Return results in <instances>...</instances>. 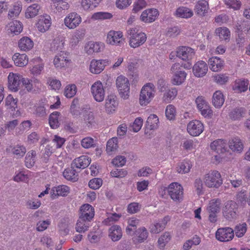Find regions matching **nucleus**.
<instances>
[{
	"mask_svg": "<svg viewBox=\"0 0 250 250\" xmlns=\"http://www.w3.org/2000/svg\"><path fill=\"white\" fill-rule=\"evenodd\" d=\"M195 12L199 16H204L208 13V4L207 1L204 0L198 1L195 6Z\"/></svg>",
	"mask_w": 250,
	"mask_h": 250,
	"instance_id": "obj_36",
	"label": "nucleus"
},
{
	"mask_svg": "<svg viewBox=\"0 0 250 250\" xmlns=\"http://www.w3.org/2000/svg\"><path fill=\"white\" fill-rule=\"evenodd\" d=\"M63 177L67 180L73 182L78 179V174L76 170L72 167L66 168L63 172Z\"/></svg>",
	"mask_w": 250,
	"mask_h": 250,
	"instance_id": "obj_50",
	"label": "nucleus"
},
{
	"mask_svg": "<svg viewBox=\"0 0 250 250\" xmlns=\"http://www.w3.org/2000/svg\"><path fill=\"white\" fill-rule=\"evenodd\" d=\"M195 102L201 114L205 118H211L213 115V111L204 98L202 97H198Z\"/></svg>",
	"mask_w": 250,
	"mask_h": 250,
	"instance_id": "obj_10",
	"label": "nucleus"
},
{
	"mask_svg": "<svg viewBox=\"0 0 250 250\" xmlns=\"http://www.w3.org/2000/svg\"><path fill=\"white\" fill-rule=\"evenodd\" d=\"M208 64L212 71L218 72L223 68L224 62L218 57H212L209 59Z\"/></svg>",
	"mask_w": 250,
	"mask_h": 250,
	"instance_id": "obj_28",
	"label": "nucleus"
},
{
	"mask_svg": "<svg viewBox=\"0 0 250 250\" xmlns=\"http://www.w3.org/2000/svg\"><path fill=\"white\" fill-rule=\"evenodd\" d=\"M104 44L102 42H89L85 47L86 53L90 55L94 52L98 53L101 52L104 48Z\"/></svg>",
	"mask_w": 250,
	"mask_h": 250,
	"instance_id": "obj_30",
	"label": "nucleus"
},
{
	"mask_svg": "<svg viewBox=\"0 0 250 250\" xmlns=\"http://www.w3.org/2000/svg\"><path fill=\"white\" fill-rule=\"evenodd\" d=\"M167 193L174 202H180L183 200L184 189L177 182H173L169 185L167 187Z\"/></svg>",
	"mask_w": 250,
	"mask_h": 250,
	"instance_id": "obj_7",
	"label": "nucleus"
},
{
	"mask_svg": "<svg viewBox=\"0 0 250 250\" xmlns=\"http://www.w3.org/2000/svg\"><path fill=\"white\" fill-rule=\"evenodd\" d=\"M122 235V229L118 225H113L108 229V236L113 242L120 240Z\"/></svg>",
	"mask_w": 250,
	"mask_h": 250,
	"instance_id": "obj_29",
	"label": "nucleus"
},
{
	"mask_svg": "<svg viewBox=\"0 0 250 250\" xmlns=\"http://www.w3.org/2000/svg\"><path fill=\"white\" fill-rule=\"evenodd\" d=\"M65 44V40L62 37H58L55 38L51 45V50L55 53H62Z\"/></svg>",
	"mask_w": 250,
	"mask_h": 250,
	"instance_id": "obj_26",
	"label": "nucleus"
},
{
	"mask_svg": "<svg viewBox=\"0 0 250 250\" xmlns=\"http://www.w3.org/2000/svg\"><path fill=\"white\" fill-rule=\"evenodd\" d=\"M102 237V232L98 226L94 227L87 235L88 241L93 244L98 243Z\"/></svg>",
	"mask_w": 250,
	"mask_h": 250,
	"instance_id": "obj_33",
	"label": "nucleus"
},
{
	"mask_svg": "<svg viewBox=\"0 0 250 250\" xmlns=\"http://www.w3.org/2000/svg\"><path fill=\"white\" fill-rule=\"evenodd\" d=\"M116 84L120 96L124 99H127L130 92V84L128 79L120 75L117 78Z\"/></svg>",
	"mask_w": 250,
	"mask_h": 250,
	"instance_id": "obj_6",
	"label": "nucleus"
},
{
	"mask_svg": "<svg viewBox=\"0 0 250 250\" xmlns=\"http://www.w3.org/2000/svg\"><path fill=\"white\" fill-rule=\"evenodd\" d=\"M18 99L14 98L11 94L8 95L5 99V105L9 108L15 109L17 107Z\"/></svg>",
	"mask_w": 250,
	"mask_h": 250,
	"instance_id": "obj_64",
	"label": "nucleus"
},
{
	"mask_svg": "<svg viewBox=\"0 0 250 250\" xmlns=\"http://www.w3.org/2000/svg\"><path fill=\"white\" fill-rule=\"evenodd\" d=\"M112 17L111 13L105 12H98L94 13L91 16L92 20H104L110 19Z\"/></svg>",
	"mask_w": 250,
	"mask_h": 250,
	"instance_id": "obj_59",
	"label": "nucleus"
},
{
	"mask_svg": "<svg viewBox=\"0 0 250 250\" xmlns=\"http://www.w3.org/2000/svg\"><path fill=\"white\" fill-rule=\"evenodd\" d=\"M204 126L200 121L194 120L190 121L187 125V130L192 136H198L204 131Z\"/></svg>",
	"mask_w": 250,
	"mask_h": 250,
	"instance_id": "obj_14",
	"label": "nucleus"
},
{
	"mask_svg": "<svg viewBox=\"0 0 250 250\" xmlns=\"http://www.w3.org/2000/svg\"><path fill=\"white\" fill-rule=\"evenodd\" d=\"M118 139L116 137H113L108 141L106 144V150L109 153L116 151L118 147Z\"/></svg>",
	"mask_w": 250,
	"mask_h": 250,
	"instance_id": "obj_58",
	"label": "nucleus"
},
{
	"mask_svg": "<svg viewBox=\"0 0 250 250\" xmlns=\"http://www.w3.org/2000/svg\"><path fill=\"white\" fill-rule=\"evenodd\" d=\"M158 16L159 12L156 9H147L142 12L140 20L146 23H151L156 20Z\"/></svg>",
	"mask_w": 250,
	"mask_h": 250,
	"instance_id": "obj_17",
	"label": "nucleus"
},
{
	"mask_svg": "<svg viewBox=\"0 0 250 250\" xmlns=\"http://www.w3.org/2000/svg\"><path fill=\"white\" fill-rule=\"evenodd\" d=\"M225 99L220 91H216L213 95L212 104L216 108H220L223 104Z\"/></svg>",
	"mask_w": 250,
	"mask_h": 250,
	"instance_id": "obj_42",
	"label": "nucleus"
},
{
	"mask_svg": "<svg viewBox=\"0 0 250 250\" xmlns=\"http://www.w3.org/2000/svg\"><path fill=\"white\" fill-rule=\"evenodd\" d=\"M181 65L179 63L172 64L170 72L173 74L171 83L174 85H180L185 81L187 74L185 71L180 70Z\"/></svg>",
	"mask_w": 250,
	"mask_h": 250,
	"instance_id": "obj_5",
	"label": "nucleus"
},
{
	"mask_svg": "<svg viewBox=\"0 0 250 250\" xmlns=\"http://www.w3.org/2000/svg\"><path fill=\"white\" fill-rule=\"evenodd\" d=\"M71 63L69 53L68 52H62L57 53L54 59L53 63L56 68H63L67 66Z\"/></svg>",
	"mask_w": 250,
	"mask_h": 250,
	"instance_id": "obj_13",
	"label": "nucleus"
},
{
	"mask_svg": "<svg viewBox=\"0 0 250 250\" xmlns=\"http://www.w3.org/2000/svg\"><path fill=\"white\" fill-rule=\"evenodd\" d=\"M159 121L158 116L154 114H150L148 117L146 125L150 130L155 129L158 128Z\"/></svg>",
	"mask_w": 250,
	"mask_h": 250,
	"instance_id": "obj_43",
	"label": "nucleus"
},
{
	"mask_svg": "<svg viewBox=\"0 0 250 250\" xmlns=\"http://www.w3.org/2000/svg\"><path fill=\"white\" fill-rule=\"evenodd\" d=\"M41 8V6L37 3L31 5L27 8L25 17L28 19L35 17L39 14Z\"/></svg>",
	"mask_w": 250,
	"mask_h": 250,
	"instance_id": "obj_39",
	"label": "nucleus"
},
{
	"mask_svg": "<svg viewBox=\"0 0 250 250\" xmlns=\"http://www.w3.org/2000/svg\"><path fill=\"white\" fill-rule=\"evenodd\" d=\"M26 152V149L23 145H17L12 148V153L17 158H21L24 156Z\"/></svg>",
	"mask_w": 250,
	"mask_h": 250,
	"instance_id": "obj_51",
	"label": "nucleus"
},
{
	"mask_svg": "<svg viewBox=\"0 0 250 250\" xmlns=\"http://www.w3.org/2000/svg\"><path fill=\"white\" fill-rule=\"evenodd\" d=\"M89 222L79 217L76 225V231L81 233L87 231L89 227Z\"/></svg>",
	"mask_w": 250,
	"mask_h": 250,
	"instance_id": "obj_46",
	"label": "nucleus"
},
{
	"mask_svg": "<svg viewBox=\"0 0 250 250\" xmlns=\"http://www.w3.org/2000/svg\"><path fill=\"white\" fill-rule=\"evenodd\" d=\"M221 201L218 199H213L210 200L207 207L208 212L218 213L220 210Z\"/></svg>",
	"mask_w": 250,
	"mask_h": 250,
	"instance_id": "obj_45",
	"label": "nucleus"
},
{
	"mask_svg": "<svg viewBox=\"0 0 250 250\" xmlns=\"http://www.w3.org/2000/svg\"><path fill=\"white\" fill-rule=\"evenodd\" d=\"M83 121L88 127L92 126L96 124V120L92 112L85 113L83 115Z\"/></svg>",
	"mask_w": 250,
	"mask_h": 250,
	"instance_id": "obj_62",
	"label": "nucleus"
},
{
	"mask_svg": "<svg viewBox=\"0 0 250 250\" xmlns=\"http://www.w3.org/2000/svg\"><path fill=\"white\" fill-rule=\"evenodd\" d=\"M80 218L90 221L94 216V209L89 204H84L80 208Z\"/></svg>",
	"mask_w": 250,
	"mask_h": 250,
	"instance_id": "obj_22",
	"label": "nucleus"
},
{
	"mask_svg": "<svg viewBox=\"0 0 250 250\" xmlns=\"http://www.w3.org/2000/svg\"><path fill=\"white\" fill-rule=\"evenodd\" d=\"M108 61L105 60H92L89 65V71L94 74H98L102 72L105 66L108 64Z\"/></svg>",
	"mask_w": 250,
	"mask_h": 250,
	"instance_id": "obj_16",
	"label": "nucleus"
},
{
	"mask_svg": "<svg viewBox=\"0 0 250 250\" xmlns=\"http://www.w3.org/2000/svg\"><path fill=\"white\" fill-rule=\"evenodd\" d=\"M77 92V87L75 84H69L65 88L64 95L67 98L74 97Z\"/></svg>",
	"mask_w": 250,
	"mask_h": 250,
	"instance_id": "obj_63",
	"label": "nucleus"
},
{
	"mask_svg": "<svg viewBox=\"0 0 250 250\" xmlns=\"http://www.w3.org/2000/svg\"><path fill=\"white\" fill-rule=\"evenodd\" d=\"M208 71L207 64L203 61L196 62L192 67V71L195 76L200 78L204 76Z\"/></svg>",
	"mask_w": 250,
	"mask_h": 250,
	"instance_id": "obj_20",
	"label": "nucleus"
},
{
	"mask_svg": "<svg viewBox=\"0 0 250 250\" xmlns=\"http://www.w3.org/2000/svg\"><path fill=\"white\" fill-rule=\"evenodd\" d=\"M22 9L21 3L18 1L14 3L13 7L9 10L8 17L9 18H15L20 14Z\"/></svg>",
	"mask_w": 250,
	"mask_h": 250,
	"instance_id": "obj_49",
	"label": "nucleus"
},
{
	"mask_svg": "<svg viewBox=\"0 0 250 250\" xmlns=\"http://www.w3.org/2000/svg\"><path fill=\"white\" fill-rule=\"evenodd\" d=\"M197 144L198 141L195 139H187L183 142L181 146L184 149L189 151L195 149Z\"/></svg>",
	"mask_w": 250,
	"mask_h": 250,
	"instance_id": "obj_52",
	"label": "nucleus"
},
{
	"mask_svg": "<svg viewBox=\"0 0 250 250\" xmlns=\"http://www.w3.org/2000/svg\"><path fill=\"white\" fill-rule=\"evenodd\" d=\"M137 240L138 242L141 243L146 240L148 237V232L146 228L143 227L139 228L136 231Z\"/></svg>",
	"mask_w": 250,
	"mask_h": 250,
	"instance_id": "obj_55",
	"label": "nucleus"
},
{
	"mask_svg": "<svg viewBox=\"0 0 250 250\" xmlns=\"http://www.w3.org/2000/svg\"><path fill=\"white\" fill-rule=\"evenodd\" d=\"M12 60L15 64L19 67H23L26 66L28 62V58L25 54H21L16 53L12 57Z\"/></svg>",
	"mask_w": 250,
	"mask_h": 250,
	"instance_id": "obj_34",
	"label": "nucleus"
},
{
	"mask_svg": "<svg viewBox=\"0 0 250 250\" xmlns=\"http://www.w3.org/2000/svg\"><path fill=\"white\" fill-rule=\"evenodd\" d=\"M6 28L8 33L18 35L22 31V26L20 21L16 20L9 22L6 26Z\"/></svg>",
	"mask_w": 250,
	"mask_h": 250,
	"instance_id": "obj_32",
	"label": "nucleus"
},
{
	"mask_svg": "<svg viewBox=\"0 0 250 250\" xmlns=\"http://www.w3.org/2000/svg\"><path fill=\"white\" fill-rule=\"evenodd\" d=\"M247 230V225L246 223H243L236 225L234 229L236 236L240 238L243 237L246 233Z\"/></svg>",
	"mask_w": 250,
	"mask_h": 250,
	"instance_id": "obj_60",
	"label": "nucleus"
},
{
	"mask_svg": "<svg viewBox=\"0 0 250 250\" xmlns=\"http://www.w3.org/2000/svg\"><path fill=\"white\" fill-rule=\"evenodd\" d=\"M229 148L233 152H241L244 149V144L239 137H234L229 142Z\"/></svg>",
	"mask_w": 250,
	"mask_h": 250,
	"instance_id": "obj_31",
	"label": "nucleus"
},
{
	"mask_svg": "<svg viewBox=\"0 0 250 250\" xmlns=\"http://www.w3.org/2000/svg\"><path fill=\"white\" fill-rule=\"evenodd\" d=\"M195 54L194 50L188 46L179 47L176 51V56L187 62L186 63H182L181 65L187 69H189L191 68V60L194 57Z\"/></svg>",
	"mask_w": 250,
	"mask_h": 250,
	"instance_id": "obj_3",
	"label": "nucleus"
},
{
	"mask_svg": "<svg viewBox=\"0 0 250 250\" xmlns=\"http://www.w3.org/2000/svg\"><path fill=\"white\" fill-rule=\"evenodd\" d=\"M192 167L189 161H183L177 164L176 171L179 173L185 174L188 173Z\"/></svg>",
	"mask_w": 250,
	"mask_h": 250,
	"instance_id": "obj_48",
	"label": "nucleus"
},
{
	"mask_svg": "<svg viewBox=\"0 0 250 250\" xmlns=\"http://www.w3.org/2000/svg\"><path fill=\"white\" fill-rule=\"evenodd\" d=\"M201 242L200 238L195 235L192 238L187 240L183 245V248L184 250H189L192 246H196L199 245Z\"/></svg>",
	"mask_w": 250,
	"mask_h": 250,
	"instance_id": "obj_54",
	"label": "nucleus"
},
{
	"mask_svg": "<svg viewBox=\"0 0 250 250\" xmlns=\"http://www.w3.org/2000/svg\"><path fill=\"white\" fill-rule=\"evenodd\" d=\"M165 114L167 118L169 120H174L176 114V108L174 105L168 104L167 106Z\"/></svg>",
	"mask_w": 250,
	"mask_h": 250,
	"instance_id": "obj_61",
	"label": "nucleus"
},
{
	"mask_svg": "<svg viewBox=\"0 0 250 250\" xmlns=\"http://www.w3.org/2000/svg\"><path fill=\"white\" fill-rule=\"evenodd\" d=\"M171 236L169 232H164L158 239V244L159 248L163 249L170 241Z\"/></svg>",
	"mask_w": 250,
	"mask_h": 250,
	"instance_id": "obj_56",
	"label": "nucleus"
},
{
	"mask_svg": "<svg viewBox=\"0 0 250 250\" xmlns=\"http://www.w3.org/2000/svg\"><path fill=\"white\" fill-rule=\"evenodd\" d=\"M70 192V188L66 185H60L51 189V196L54 198L57 196H66Z\"/></svg>",
	"mask_w": 250,
	"mask_h": 250,
	"instance_id": "obj_27",
	"label": "nucleus"
},
{
	"mask_svg": "<svg viewBox=\"0 0 250 250\" xmlns=\"http://www.w3.org/2000/svg\"><path fill=\"white\" fill-rule=\"evenodd\" d=\"M215 237L220 242H229L234 237V230L229 227L219 228L215 233Z\"/></svg>",
	"mask_w": 250,
	"mask_h": 250,
	"instance_id": "obj_12",
	"label": "nucleus"
},
{
	"mask_svg": "<svg viewBox=\"0 0 250 250\" xmlns=\"http://www.w3.org/2000/svg\"><path fill=\"white\" fill-rule=\"evenodd\" d=\"M51 23V18L50 16H41L36 23V27L39 32L44 33L49 30Z\"/></svg>",
	"mask_w": 250,
	"mask_h": 250,
	"instance_id": "obj_19",
	"label": "nucleus"
},
{
	"mask_svg": "<svg viewBox=\"0 0 250 250\" xmlns=\"http://www.w3.org/2000/svg\"><path fill=\"white\" fill-rule=\"evenodd\" d=\"M60 113L55 111L51 113L49 116V123L51 128L55 129L60 125L59 121Z\"/></svg>",
	"mask_w": 250,
	"mask_h": 250,
	"instance_id": "obj_53",
	"label": "nucleus"
},
{
	"mask_svg": "<svg viewBox=\"0 0 250 250\" xmlns=\"http://www.w3.org/2000/svg\"><path fill=\"white\" fill-rule=\"evenodd\" d=\"M21 76L18 74L11 72L8 76V88L14 92L17 91L20 84Z\"/></svg>",
	"mask_w": 250,
	"mask_h": 250,
	"instance_id": "obj_23",
	"label": "nucleus"
},
{
	"mask_svg": "<svg viewBox=\"0 0 250 250\" xmlns=\"http://www.w3.org/2000/svg\"><path fill=\"white\" fill-rule=\"evenodd\" d=\"M118 105L117 97L114 95H108L105 100V110L109 114L112 113L116 110Z\"/></svg>",
	"mask_w": 250,
	"mask_h": 250,
	"instance_id": "obj_24",
	"label": "nucleus"
},
{
	"mask_svg": "<svg viewBox=\"0 0 250 250\" xmlns=\"http://www.w3.org/2000/svg\"><path fill=\"white\" fill-rule=\"evenodd\" d=\"M81 22V16L75 12L69 13L64 20L65 25L70 29L76 28Z\"/></svg>",
	"mask_w": 250,
	"mask_h": 250,
	"instance_id": "obj_15",
	"label": "nucleus"
},
{
	"mask_svg": "<svg viewBox=\"0 0 250 250\" xmlns=\"http://www.w3.org/2000/svg\"><path fill=\"white\" fill-rule=\"evenodd\" d=\"M237 204L233 201H229L225 204L223 208V213L225 217L228 220L236 219L238 216Z\"/></svg>",
	"mask_w": 250,
	"mask_h": 250,
	"instance_id": "obj_9",
	"label": "nucleus"
},
{
	"mask_svg": "<svg viewBox=\"0 0 250 250\" xmlns=\"http://www.w3.org/2000/svg\"><path fill=\"white\" fill-rule=\"evenodd\" d=\"M247 114V110L242 107H236L230 111L229 116L232 121H240Z\"/></svg>",
	"mask_w": 250,
	"mask_h": 250,
	"instance_id": "obj_25",
	"label": "nucleus"
},
{
	"mask_svg": "<svg viewBox=\"0 0 250 250\" xmlns=\"http://www.w3.org/2000/svg\"><path fill=\"white\" fill-rule=\"evenodd\" d=\"M156 88L152 83H147L143 85L140 91L139 103L142 106L149 104L154 98Z\"/></svg>",
	"mask_w": 250,
	"mask_h": 250,
	"instance_id": "obj_2",
	"label": "nucleus"
},
{
	"mask_svg": "<svg viewBox=\"0 0 250 250\" xmlns=\"http://www.w3.org/2000/svg\"><path fill=\"white\" fill-rule=\"evenodd\" d=\"M193 12L191 9L185 7L178 8L175 12V15L177 17L182 18H190L193 16Z\"/></svg>",
	"mask_w": 250,
	"mask_h": 250,
	"instance_id": "obj_44",
	"label": "nucleus"
},
{
	"mask_svg": "<svg viewBox=\"0 0 250 250\" xmlns=\"http://www.w3.org/2000/svg\"><path fill=\"white\" fill-rule=\"evenodd\" d=\"M18 46L21 50L27 51L33 48L34 43L29 38L24 37L19 40Z\"/></svg>",
	"mask_w": 250,
	"mask_h": 250,
	"instance_id": "obj_38",
	"label": "nucleus"
},
{
	"mask_svg": "<svg viewBox=\"0 0 250 250\" xmlns=\"http://www.w3.org/2000/svg\"><path fill=\"white\" fill-rule=\"evenodd\" d=\"M127 35L129 46L133 48L141 46L146 40V34L136 27L128 30Z\"/></svg>",
	"mask_w": 250,
	"mask_h": 250,
	"instance_id": "obj_1",
	"label": "nucleus"
},
{
	"mask_svg": "<svg viewBox=\"0 0 250 250\" xmlns=\"http://www.w3.org/2000/svg\"><path fill=\"white\" fill-rule=\"evenodd\" d=\"M228 144L226 141L223 139H217L211 143L210 146L211 150L218 154H224L229 151Z\"/></svg>",
	"mask_w": 250,
	"mask_h": 250,
	"instance_id": "obj_18",
	"label": "nucleus"
},
{
	"mask_svg": "<svg viewBox=\"0 0 250 250\" xmlns=\"http://www.w3.org/2000/svg\"><path fill=\"white\" fill-rule=\"evenodd\" d=\"M36 152L35 150H31L26 154L25 158V165L28 168L33 167L36 162Z\"/></svg>",
	"mask_w": 250,
	"mask_h": 250,
	"instance_id": "obj_47",
	"label": "nucleus"
},
{
	"mask_svg": "<svg viewBox=\"0 0 250 250\" xmlns=\"http://www.w3.org/2000/svg\"><path fill=\"white\" fill-rule=\"evenodd\" d=\"M204 181L205 185L209 188H218L223 183L221 174L217 170H210L206 174Z\"/></svg>",
	"mask_w": 250,
	"mask_h": 250,
	"instance_id": "obj_4",
	"label": "nucleus"
},
{
	"mask_svg": "<svg viewBox=\"0 0 250 250\" xmlns=\"http://www.w3.org/2000/svg\"><path fill=\"white\" fill-rule=\"evenodd\" d=\"M102 0H82L81 5L85 11H91L97 7Z\"/></svg>",
	"mask_w": 250,
	"mask_h": 250,
	"instance_id": "obj_40",
	"label": "nucleus"
},
{
	"mask_svg": "<svg viewBox=\"0 0 250 250\" xmlns=\"http://www.w3.org/2000/svg\"><path fill=\"white\" fill-rule=\"evenodd\" d=\"M51 6L54 12L62 13L68 9L69 4L66 0H51Z\"/></svg>",
	"mask_w": 250,
	"mask_h": 250,
	"instance_id": "obj_21",
	"label": "nucleus"
},
{
	"mask_svg": "<svg viewBox=\"0 0 250 250\" xmlns=\"http://www.w3.org/2000/svg\"><path fill=\"white\" fill-rule=\"evenodd\" d=\"M215 34L221 40H227L229 39L230 32L226 27H219L215 30Z\"/></svg>",
	"mask_w": 250,
	"mask_h": 250,
	"instance_id": "obj_57",
	"label": "nucleus"
},
{
	"mask_svg": "<svg viewBox=\"0 0 250 250\" xmlns=\"http://www.w3.org/2000/svg\"><path fill=\"white\" fill-rule=\"evenodd\" d=\"M163 94L162 101L166 103H169L177 96L178 91L175 87L167 89Z\"/></svg>",
	"mask_w": 250,
	"mask_h": 250,
	"instance_id": "obj_35",
	"label": "nucleus"
},
{
	"mask_svg": "<svg viewBox=\"0 0 250 250\" xmlns=\"http://www.w3.org/2000/svg\"><path fill=\"white\" fill-rule=\"evenodd\" d=\"M91 92L94 100L98 102L104 101L105 97V90L102 82H95L91 86Z\"/></svg>",
	"mask_w": 250,
	"mask_h": 250,
	"instance_id": "obj_11",
	"label": "nucleus"
},
{
	"mask_svg": "<svg viewBox=\"0 0 250 250\" xmlns=\"http://www.w3.org/2000/svg\"><path fill=\"white\" fill-rule=\"evenodd\" d=\"M249 85L248 80H237L234 82L233 89L238 93L245 92L247 90Z\"/></svg>",
	"mask_w": 250,
	"mask_h": 250,
	"instance_id": "obj_41",
	"label": "nucleus"
},
{
	"mask_svg": "<svg viewBox=\"0 0 250 250\" xmlns=\"http://www.w3.org/2000/svg\"><path fill=\"white\" fill-rule=\"evenodd\" d=\"M91 162V159L88 156L82 155L73 161L74 166L79 168H84L88 166Z\"/></svg>",
	"mask_w": 250,
	"mask_h": 250,
	"instance_id": "obj_37",
	"label": "nucleus"
},
{
	"mask_svg": "<svg viewBox=\"0 0 250 250\" xmlns=\"http://www.w3.org/2000/svg\"><path fill=\"white\" fill-rule=\"evenodd\" d=\"M124 42L125 38L122 31L111 30L107 33L106 39L107 44L121 46Z\"/></svg>",
	"mask_w": 250,
	"mask_h": 250,
	"instance_id": "obj_8",
	"label": "nucleus"
}]
</instances>
